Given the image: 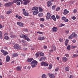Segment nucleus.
I'll return each instance as SVG.
<instances>
[{
    "mask_svg": "<svg viewBox=\"0 0 78 78\" xmlns=\"http://www.w3.org/2000/svg\"><path fill=\"white\" fill-rule=\"evenodd\" d=\"M28 35H24L22 34H20V37L21 38H23V39H25L26 40H27V41H30V38L27 37Z\"/></svg>",
    "mask_w": 78,
    "mask_h": 78,
    "instance_id": "1",
    "label": "nucleus"
},
{
    "mask_svg": "<svg viewBox=\"0 0 78 78\" xmlns=\"http://www.w3.org/2000/svg\"><path fill=\"white\" fill-rule=\"evenodd\" d=\"M38 62L37 61L34 60L32 61L30 63V64L31 65V66L32 68H34L36 67V65L37 64Z\"/></svg>",
    "mask_w": 78,
    "mask_h": 78,
    "instance_id": "2",
    "label": "nucleus"
},
{
    "mask_svg": "<svg viewBox=\"0 0 78 78\" xmlns=\"http://www.w3.org/2000/svg\"><path fill=\"white\" fill-rule=\"evenodd\" d=\"M74 37L75 38H76L77 37V35L75 33H73L69 36V39H72Z\"/></svg>",
    "mask_w": 78,
    "mask_h": 78,
    "instance_id": "3",
    "label": "nucleus"
},
{
    "mask_svg": "<svg viewBox=\"0 0 78 78\" xmlns=\"http://www.w3.org/2000/svg\"><path fill=\"white\" fill-rule=\"evenodd\" d=\"M22 0H14L13 1V2H9V5L10 6L12 5V4H13V3H16L17 2H18V1H21Z\"/></svg>",
    "mask_w": 78,
    "mask_h": 78,
    "instance_id": "4",
    "label": "nucleus"
},
{
    "mask_svg": "<svg viewBox=\"0 0 78 78\" xmlns=\"http://www.w3.org/2000/svg\"><path fill=\"white\" fill-rule=\"evenodd\" d=\"M41 65L42 66H44L45 67H47L48 66V64H47L46 62H42L41 63Z\"/></svg>",
    "mask_w": 78,
    "mask_h": 78,
    "instance_id": "5",
    "label": "nucleus"
},
{
    "mask_svg": "<svg viewBox=\"0 0 78 78\" xmlns=\"http://www.w3.org/2000/svg\"><path fill=\"white\" fill-rule=\"evenodd\" d=\"M1 52L3 53V55H4V56H6V55H8V52H7L6 51H5V50L3 49L1 50Z\"/></svg>",
    "mask_w": 78,
    "mask_h": 78,
    "instance_id": "6",
    "label": "nucleus"
},
{
    "mask_svg": "<svg viewBox=\"0 0 78 78\" xmlns=\"http://www.w3.org/2000/svg\"><path fill=\"white\" fill-rule=\"evenodd\" d=\"M62 20H64L65 22H69V20L67 19L65 16H63L62 17Z\"/></svg>",
    "mask_w": 78,
    "mask_h": 78,
    "instance_id": "7",
    "label": "nucleus"
},
{
    "mask_svg": "<svg viewBox=\"0 0 78 78\" xmlns=\"http://www.w3.org/2000/svg\"><path fill=\"white\" fill-rule=\"evenodd\" d=\"M14 49L15 50L17 49V50H20V47L18 44H15L14 45Z\"/></svg>",
    "mask_w": 78,
    "mask_h": 78,
    "instance_id": "8",
    "label": "nucleus"
},
{
    "mask_svg": "<svg viewBox=\"0 0 78 78\" xmlns=\"http://www.w3.org/2000/svg\"><path fill=\"white\" fill-rule=\"evenodd\" d=\"M17 24L18 25H19V27H23V24L22 23L18 22L17 23Z\"/></svg>",
    "mask_w": 78,
    "mask_h": 78,
    "instance_id": "9",
    "label": "nucleus"
},
{
    "mask_svg": "<svg viewBox=\"0 0 78 78\" xmlns=\"http://www.w3.org/2000/svg\"><path fill=\"white\" fill-rule=\"evenodd\" d=\"M58 31V28L56 27H54L52 29V32H56Z\"/></svg>",
    "mask_w": 78,
    "mask_h": 78,
    "instance_id": "10",
    "label": "nucleus"
},
{
    "mask_svg": "<svg viewBox=\"0 0 78 78\" xmlns=\"http://www.w3.org/2000/svg\"><path fill=\"white\" fill-rule=\"evenodd\" d=\"M52 5V3L50 1H48L47 3V6L48 7H50L51 5Z\"/></svg>",
    "mask_w": 78,
    "mask_h": 78,
    "instance_id": "11",
    "label": "nucleus"
},
{
    "mask_svg": "<svg viewBox=\"0 0 78 78\" xmlns=\"http://www.w3.org/2000/svg\"><path fill=\"white\" fill-rule=\"evenodd\" d=\"M50 17H51V15L50 14V13H48L47 14L46 16L47 20H48V19H50Z\"/></svg>",
    "mask_w": 78,
    "mask_h": 78,
    "instance_id": "12",
    "label": "nucleus"
},
{
    "mask_svg": "<svg viewBox=\"0 0 78 78\" xmlns=\"http://www.w3.org/2000/svg\"><path fill=\"white\" fill-rule=\"evenodd\" d=\"M10 60V57L9 55H7L6 57V62H9Z\"/></svg>",
    "mask_w": 78,
    "mask_h": 78,
    "instance_id": "13",
    "label": "nucleus"
},
{
    "mask_svg": "<svg viewBox=\"0 0 78 78\" xmlns=\"http://www.w3.org/2000/svg\"><path fill=\"white\" fill-rule=\"evenodd\" d=\"M38 13H39V11L37 10H35L33 12V14L34 15H37Z\"/></svg>",
    "mask_w": 78,
    "mask_h": 78,
    "instance_id": "14",
    "label": "nucleus"
},
{
    "mask_svg": "<svg viewBox=\"0 0 78 78\" xmlns=\"http://www.w3.org/2000/svg\"><path fill=\"white\" fill-rule=\"evenodd\" d=\"M49 77L51 78H55V75L53 74L48 73Z\"/></svg>",
    "mask_w": 78,
    "mask_h": 78,
    "instance_id": "15",
    "label": "nucleus"
},
{
    "mask_svg": "<svg viewBox=\"0 0 78 78\" xmlns=\"http://www.w3.org/2000/svg\"><path fill=\"white\" fill-rule=\"evenodd\" d=\"M46 59V57H43L40 58L39 60L40 61H42L44 60H45Z\"/></svg>",
    "mask_w": 78,
    "mask_h": 78,
    "instance_id": "16",
    "label": "nucleus"
},
{
    "mask_svg": "<svg viewBox=\"0 0 78 78\" xmlns=\"http://www.w3.org/2000/svg\"><path fill=\"white\" fill-rule=\"evenodd\" d=\"M69 11L67 10V9H65L64 10V12H63V14L64 15H66V14H67L68 13H69Z\"/></svg>",
    "mask_w": 78,
    "mask_h": 78,
    "instance_id": "17",
    "label": "nucleus"
},
{
    "mask_svg": "<svg viewBox=\"0 0 78 78\" xmlns=\"http://www.w3.org/2000/svg\"><path fill=\"white\" fill-rule=\"evenodd\" d=\"M51 19H52L54 21H56V17L55 15H53L51 17Z\"/></svg>",
    "mask_w": 78,
    "mask_h": 78,
    "instance_id": "18",
    "label": "nucleus"
},
{
    "mask_svg": "<svg viewBox=\"0 0 78 78\" xmlns=\"http://www.w3.org/2000/svg\"><path fill=\"white\" fill-rule=\"evenodd\" d=\"M45 39V37H40L38 38V40L39 41H42Z\"/></svg>",
    "mask_w": 78,
    "mask_h": 78,
    "instance_id": "19",
    "label": "nucleus"
},
{
    "mask_svg": "<svg viewBox=\"0 0 78 78\" xmlns=\"http://www.w3.org/2000/svg\"><path fill=\"white\" fill-rule=\"evenodd\" d=\"M38 9V7H33V8L32 9V10L33 11H34L35 10H36Z\"/></svg>",
    "mask_w": 78,
    "mask_h": 78,
    "instance_id": "20",
    "label": "nucleus"
},
{
    "mask_svg": "<svg viewBox=\"0 0 78 78\" xmlns=\"http://www.w3.org/2000/svg\"><path fill=\"white\" fill-rule=\"evenodd\" d=\"M33 60V58H28V59L27 60V62H31Z\"/></svg>",
    "mask_w": 78,
    "mask_h": 78,
    "instance_id": "21",
    "label": "nucleus"
},
{
    "mask_svg": "<svg viewBox=\"0 0 78 78\" xmlns=\"http://www.w3.org/2000/svg\"><path fill=\"white\" fill-rule=\"evenodd\" d=\"M67 58L65 57L63 58V61H64V62H66V61H67Z\"/></svg>",
    "mask_w": 78,
    "mask_h": 78,
    "instance_id": "22",
    "label": "nucleus"
},
{
    "mask_svg": "<svg viewBox=\"0 0 78 78\" xmlns=\"http://www.w3.org/2000/svg\"><path fill=\"white\" fill-rule=\"evenodd\" d=\"M38 16L39 17H42V16H43V13H38Z\"/></svg>",
    "mask_w": 78,
    "mask_h": 78,
    "instance_id": "23",
    "label": "nucleus"
},
{
    "mask_svg": "<svg viewBox=\"0 0 78 78\" xmlns=\"http://www.w3.org/2000/svg\"><path fill=\"white\" fill-rule=\"evenodd\" d=\"M24 15L25 16H28V15L29 14V13H28L27 12H24V13H23Z\"/></svg>",
    "mask_w": 78,
    "mask_h": 78,
    "instance_id": "24",
    "label": "nucleus"
},
{
    "mask_svg": "<svg viewBox=\"0 0 78 78\" xmlns=\"http://www.w3.org/2000/svg\"><path fill=\"white\" fill-rule=\"evenodd\" d=\"M2 38H3V37H2V31H0V39H2Z\"/></svg>",
    "mask_w": 78,
    "mask_h": 78,
    "instance_id": "25",
    "label": "nucleus"
},
{
    "mask_svg": "<svg viewBox=\"0 0 78 78\" xmlns=\"http://www.w3.org/2000/svg\"><path fill=\"white\" fill-rule=\"evenodd\" d=\"M5 6H6V7H9L10 5H9V3H8L5 4Z\"/></svg>",
    "mask_w": 78,
    "mask_h": 78,
    "instance_id": "26",
    "label": "nucleus"
},
{
    "mask_svg": "<svg viewBox=\"0 0 78 78\" xmlns=\"http://www.w3.org/2000/svg\"><path fill=\"white\" fill-rule=\"evenodd\" d=\"M78 55L76 54H74L73 55V58H76V57H78Z\"/></svg>",
    "mask_w": 78,
    "mask_h": 78,
    "instance_id": "27",
    "label": "nucleus"
},
{
    "mask_svg": "<svg viewBox=\"0 0 78 78\" xmlns=\"http://www.w3.org/2000/svg\"><path fill=\"white\" fill-rule=\"evenodd\" d=\"M39 12H42V11H43V9H42V8L41 7H39Z\"/></svg>",
    "mask_w": 78,
    "mask_h": 78,
    "instance_id": "28",
    "label": "nucleus"
},
{
    "mask_svg": "<svg viewBox=\"0 0 78 78\" xmlns=\"http://www.w3.org/2000/svg\"><path fill=\"white\" fill-rule=\"evenodd\" d=\"M16 70L17 71H19V70H20V67L19 66L17 67L16 68Z\"/></svg>",
    "mask_w": 78,
    "mask_h": 78,
    "instance_id": "29",
    "label": "nucleus"
},
{
    "mask_svg": "<svg viewBox=\"0 0 78 78\" xmlns=\"http://www.w3.org/2000/svg\"><path fill=\"white\" fill-rule=\"evenodd\" d=\"M67 48L68 50H70V48H71L70 46V45H68V46L67 47Z\"/></svg>",
    "mask_w": 78,
    "mask_h": 78,
    "instance_id": "30",
    "label": "nucleus"
},
{
    "mask_svg": "<svg viewBox=\"0 0 78 78\" xmlns=\"http://www.w3.org/2000/svg\"><path fill=\"white\" fill-rule=\"evenodd\" d=\"M4 38L5 39H6V40H8V39H9V37L8 36H5L4 37Z\"/></svg>",
    "mask_w": 78,
    "mask_h": 78,
    "instance_id": "31",
    "label": "nucleus"
},
{
    "mask_svg": "<svg viewBox=\"0 0 78 78\" xmlns=\"http://www.w3.org/2000/svg\"><path fill=\"white\" fill-rule=\"evenodd\" d=\"M65 70H66V71H69V67H66L65 69Z\"/></svg>",
    "mask_w": 78,
    "mask_h": 78,
    "instance_id": "32",
    "label": "nucleus"
},
{
    "mask_svg": "<svg viewBox=\"0 0 78 78\" xmlns=\"http://www.w3.org/2000/svg\"><path fill=\"white\" fill-rule=\"evenodd\" d=\"M18 55H19L18 54H14L13 55V56H14V57H16V56H17Z\"/></svg>",
    "mask_w": 78,
    "mask_h": 78,
    "instance_id": "33",
    "label": "nucleus"
},
{
    "mask_svg": "<svg viewBox=\"0 0 78 78\" xmlns=\"http://www.w3.org/2000/svg\"><path fill=\"white\" fill-rule=\"evenodd\" d=\"M40 56H44V54L42 52H40L39 53Z\"/></svg>",
    "mask_w": 78,
    "mask_h": 78,
    "instance_id": "34",
    "label": "nucleus"
},
{
    "mask_svg": "<svg viewBox=\"0 0 78 78\" xmlns=\"http://www.w3.org/2000/svg\"><path fill=\"white\" fill-rule=\"evenodd\" d=\"M52 48L53 50H54V51H56V47L55 46V45H53L52 46Z\"/></svg>",
    "mask_w": 78,
    "mask_h": 78,
    "instance_id": "35",
    "label": "nucleus"
},
{
    "mask_svg": "<svg viewBox=\"0 0 78 78\" xmlns=\"http://www.w3.org/2000/svg\"><path fill=\"white\" fill-rule=\"evenodd\" d=\"M56 8V5H54L52 7V9H53L54 10Z\"/></svg>",
    "mask_w": 78,
    "mask_h": 78,
    "instance_id": "36",
    "label": "nucleus"
},
{
    "mask_svg": "<svg viewBox=\"0 0 78 78\" xmlns=\"http://www.w3.org/2000/svg\"><path fill=\"white\" fill-rule=\"evenodd\" d=\"M11 11H7V14H10L11 13Z\"/></svg>",
    "mask_w": 78,
    "mask_h": 78,
    "instance_id": "37",
    "label": "nucleus"
},
{
    "mask_svg": "<svg viewBox=\"0 0 78 78\" xmlns=\"http://www.w3.org/2000/svg\"><path fill=\"white\" fill-rule=\"evenodd\" d=\"M52 68V66L51 65H50L48 67V69H51Z\"/></svg>",
    "mask_w": 78,
    "mask_h": 78,
    "instance_id": "38",
    "label": "nucleus"
},
{
    "mask_svg": "<svg viewBox=\"0 0 78 78\" xmlns=\"http://www.w3.org/2000/svg\"><path fill=\"white\" fill-rule=\"evenodd\" d=\"M40 21H41L42 22H43L44 21V19L43 18H40Z\"/></svg>",
    "mask_w": 78,
    "mask_h": 78,
    "instance_id": "39",
    "label": "nucleus"
},
{
    "mask_svg": "<svg viewBox=\"0 0 78 78\" xmlns=\"http://www.w3.org/2000/svg\"><path fill=\"white\" fill-rule=\"evenodd\" d=\"M37 33H39V34H44L43 32L39 31L37 32Z\"/></svg>",
    "mask_w": 78,
    "mask_h": 78,
    "instance_id": "40",
    "label": "nucleus"
},
{
    "mask_svg": "<svg viewBox=\"0 0 78 78\" xmlns=\"http://www.w3.org/2000/svg\"><path fill=\"white\" fill-rule=\"evenodd\" d=\"M42 78H46V77H45V74H44L42 75Z\"/></svg>",
    "mask_w": 78,
    "mask_h": 78,
    "instance_id": "41",
    "label": "nucleus"
},
{
    "mask_svg": "<svg viewBox=\"0 0 78 78\" xmlns=\"http://www.w3.org/2000/svg\"><path fill=\"white\" fill-rule=\"evenodd\" d=\"M73 12L74 13H76L77 12V10L76 9H74L73 10Z\"/></svg>",
    "mask_w": 78,
    "mask_h": 78,
    "instance_id": "42",
    "label": "nucleus"
},
{
    "mask_svg": "<svg viewBox=\"0 0 78 78\" xmlns=\"http://www.w3.org/2000/svg\"><path fill=\"white\" fill-rule=\"evenodd\" d=\"M59 41L60 42H63V40H62L61 38H60L59 39Z\"/></svg>",
    "mask_w": 78,
    "mask_h": 78,
    "instance_id": "43",
    "label": "nucleus"
},
{
    "mask_svg": "<svg viewBox=\"0 0 78 78\" xmlns=\"http://www.w3.org/2000/svg\"><path fill=\"white\" fill-rule=\"evenodd\" d=\"M66 34H69V31L68 30H66Z\"/></svg>",
    "mask_w": 78,
    "mask_h": 78,
    "instance_id": "44",
    "label": "nucleus"
},
{
    "mask_svg": "<svg viewBox=\"0 0 78 78\" xmlns=\"http://www.w3.org/2000/svg\"><path fill=\"white\" fill-rule=\"evenodd\" d=\"M65 25V24H60V27H64Z\"/></svg>",
    "mask_w": 78,
    "mask_h": 78,
    "instance_id": "45",
    "label": "nucleus"
},
{
    "mask_svg": "<svg viewBox=\"0 0 78 78\" xmlns=\"http://www.w3.org/2000/svg\"><path fill=\"white\" fill-rule=\"evenodd\" d=\"M17 5H18V6H19L20 5V2H18L16 3Z\"/></svg>",
    "mask_w": 78,
    "mask_h": 78,
    "instance_id": "46",
    "label": "nucleus"
},
{
    "mask_svg": "<svg viewBox=\"0 0 78 78\" xmlns=\"http://www.w3.org/2000/svg\"><path fill=\"white\" fill-rule=\"evenodd\" d=\"M23 4H24V5H27V4H27V1H26V2H23Z\"/></svg>",
    "mask_w": 78,
    "mask_h": 78,
    "instance_id": "47",
    "label": "nucleus"
},
{
    "mask_svg": "<svg viewBox=\"0 0 78 78\" xmlns=\"http://www.w3.org/2000/svg\"><path fill=\"white\" fill-rule=\"evenodd\" d=\"M59 16L58 15H56V18L57 19H59Z\"/></svg>",
    "mask_w": 78,
    "mask_h": 78,
    "instance_id": "48",
    "label": "nucleus"
},
{
    "mask_svg": "<svg viewBox=\"0 0 78 78\" xmlns=\"http://www.w3.org/2000/svg\"><path fill=\"white\" fill-rule=\"evenodd\" d=\"M23 14H24V12H26V11L25 10V9H23Z\"/></svg>",
    "mask_w": 78,
    "mask_h": 78,
    "instance_id": "49",
    "label": "nucleus"
},
{
    "mask_svg": "<svg viewBox=\"0 0 78 78\" xmlns=\"http://www.w3.org/2000/svg\"><path fill=\"white\" fill-rule=\"evenodd\" d=\"M18 19H19V20H21V19H22V17L20 16L18 17Z\"/></svg>",
    "mask_w": 78,
    "mask_h": 78,
    "instance_id": "50",
    "label": "nucleus"
},
{
    "mask_svg": "<svg viewBox=\"0 0 78 78\" xmlns=\"http://www.w3.org/2000/svg\"><path fill=\"white\" fill-rule=\"evenodd\" d=\"M2 65V60L0 59V66Z\"/></svg>",
    "mask_w": 78,
    "mask_h": 78,
    "instance_id": "51",
    "label": "nucleus"
},
{
    "mask_svg": "<svg viewBox=\"0 0 78 78\" xmlns=\"http://www.w3.org/2000/svg\"><path fill=\"white\" fill-rule=\"evenodd\" d=\"M60 9V7H58L56 9V11H59Z\"/></svg>",
    "mask_w": 78,
    "mask_h": 78,
    "instance_id": "52",
    "label": "nucleus"
},
{
    "mask_svg": "<svg viewBox=\"0 0 78 78\" xmlns=\"http://www.w3.org/2000/svg\"><path fill=\"white\" fill-rule=\"evenodd\" d=\"M69 40H66L65 41V43H68V42H69Z\"/></svg>",
    "mask_w": 78,
    "mask_h": 78,
    "instance_id": "53",
    "label": "nucleus"
},
{
    "mask_svg": "<svg viewBox=\"0 0 78 78\" xmlns=\"http://www.w3.org/2000/svg\"><path fill=\"white\" fill-rule=\"evenodd\" d=\"M72 42H73V43H75V42H76V40H73L72 41Z\"/></svg>",
    "mask_w": 78,
    "mask_h": 78,
    "instance_id": "54",
    "label": "nucleus"
},
{
    "mask_svg": "<svg viewBox=\"0 0 78 78\" xmlns=\"http://www.w3.org/2000/svg\"><path fill=\"white\" fill-rule=\"evenodd\" d=\"M72 19L73 20H75L76 19V17L75 16H73L72 17Z\"/></svg>",
    "mask_w": 78,
    "mask_h": 78,
    "instance_id": "55",
    "label": "nucleus"
},
{
    "mask_svg": "<svg viewBox=\"0 0 78 78\" xmlns=\"http://www.w3.org/2000/svg\"><path fill=\"white\" fill-rule=\"evenodd\" d=\"M36 56L37 57H39V54L36 53Z\"/></svg>",
    "mask_w": 78,
    "mask_h": 78,
    "instance_id": "56",
    "label": "nucleus"
},
{
    "mask_svg": "<svg viewBox=\"0 0 78 78\" xmlns=\"http://www.w3.org/2000/svg\"><path fill=\"white\" fill-rule=\"evenodd\" d=\"M69 78H73V76H72V75H70Z\"/></svg>",
    "mask_w": 78,
    "mask_h": 78,
    "instance_id": "57",
    "label": "nucleus"
},
{
    "mask_svg": "<svg viewBox=\"0 0 78 78\" xmlns=\"http://www.w3.org/2000/svg\"><path fill=\"white\" fill-rule=\"evenodd\" d=\"M65 56H66V57H69V54H66Z\"/></svg>",
    "mask_w": 78,
    "mask_h": 78,
    "instance_id": "58",
    "label": "nucleus"
},
{
    "mask_svg": "<svg viewBox=\"0 0 78 78\" xmlns=\"http://www.w3.org/2000/svg\"><path fill=\"white\" fill-rule=\"evenodd\" d=\"M58 70H59V68H57L55 69V71H58Z\"/></svg>",
    "mask_w": 78,
    "mask_h": 78,
    "instance_id": "59",
    "label": "nucleus"
},
{
    "mask_svg": "<svg viewBox=\"0 0 78 78\" xmlns=\"http://www.w3.org/2000/svg\"><path fill=\"white\" fill-rule=\"evenodd\" d=\"M44 49H46V48H47V47L46 46H44Z\"/></svg>",
    "mask_w": 78,
    "mask_h": 78,
    "instance_id": "60",
    "label": "nucleus"
},
{
    "mask_svg": "<svg viewBox=\"0 0 78 78\" xmlns=\"http://www.w3.org/2000/svg\"><path fill=\"white\" fill-rule=\"evenodd\" d=\"M26 2H27V3H30V1L27 0L26 1Z\"/></svg>",
    "mask_w": 78,
    "mask_h": 78,
    "instance_id": "61",
    "label": "nucleus"
},
{
    "mask_svg": "<svg viewBox=\"0 0 78 78\" xmlns=\"http://www.w3.org/2000/svg\"><path fill=\"white\" fill-rule=\"evenodd\" d=\"M27 69H31V67L29 66H28Z\"/></svg>",
    "mask_w": 78,
    "mask_h": 78,
    "instance_id": "62",
    "label": "nucleus"
},
{
    "mask_svg": "<svg viewBox=\"0 0 78 78\" xmlns=\"http://www.w3.org/2000/svg\"><path fill=\"white\" fill-rule=\"evenodd\" d=\"M40 27H44V25H42V24H41L40 25Z\"/></svg>",
    "mask_w": 78,
    "mask_h": 78,
    "instance_id": "63",
    "label": "nucleus"
},
{
    "mask_svg": "<svg viewBox=\"0 0 78 78\" xmlns=\"http://www.w3.org/2000/svg\"><path fill=\"white\" fill-rule=\"evenodd\" d=\"M2 28V26L1 25V24H0V28Z\"/></svg>",
    "mask_w": 78,
    "mask_h": 78,
    "instance_id": "64",
    "label": "nucleus"
}]
</instances>
